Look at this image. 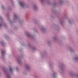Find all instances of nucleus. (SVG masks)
Returning a JSON list of instances; mask_svg holds the SVG:
<instances>
[{"label": "nucleus", "mask_w": 78, "mask_h": 78, "mask_svg": "<svg viewBox=\"0 0 78 78\" xmlns=\"http://www.w3.org/2000/svg\"><path fill=\"white\" fill-rule=\"evenodd\" d=\"M20 5H21V6L22 7L23 6H24V4H23V3H22V2H21L20 3Z\"/></svg>", "instance_id": "obj_1"}, {"label": "nucleus", "mask_w": 78, "mask_h": 78, "mask_svg": "<svg viewBox=\"0 0 78 78\" xmlns=\"http://www.w3.org/2000/svg\"><path fill=\"white\" fill-rule=\"evenodd\" d=\"M5 53V51H2V55H3Z\"/></svg>", "instance_id": "obj_2"}, {"label": "nucleus", "mask_w": 78, "mask_h": 78, "mask_svg": "<svg viewBox=\"0 0 78 78\" xmlns=\"http://www.w3.org/2000/svg\"><path fill=\"white\" fill-rule=\"evenodd\" d=\"M14 17H15V18H16V17H17V16L16 15H14Z\"/></svg>", "instance_id": "obj_3"}, {"label": "nucleus", "mask_w": 78, "mask_h": 78, "mask_svg": "<svg viewBox=\"0 0 78 78\" xmlns=\"http://www.w3.org/2000/svg\"><path fill=\"white\" fill-rule=\"evenodd\" d=\"M10 70L11 72V71H12V69L11 68H10Z\"/></svg>", "instance_id": "obj_4"}, {"label": "nucleus", "mask_w": 78, "mask_h": 78, "mask_svg": "<svg viewBox=\"0 0 78 78\" xmlns=\"http://www.w3.org/2000/svg\"><path fill=\"white\" fill-rule=\"evenodd\" d=\"M8 78H9V76H8Z\"/></svg>", "instance_id": "obj_5"}, {"label": "nucleus", "mask_w": 78, "mask_h": 78, "mask_svg": "<svg viewBox=\"0 0 78 78\" xmlns=\"http://www.w3.org/2000/svg\"><path fill=\"white\" fill-rule=\"evenodd\" d=\"M76 59H77L78 58H76Z\"/></svg>", "instance_id": "obj_6"}]
</instances>
